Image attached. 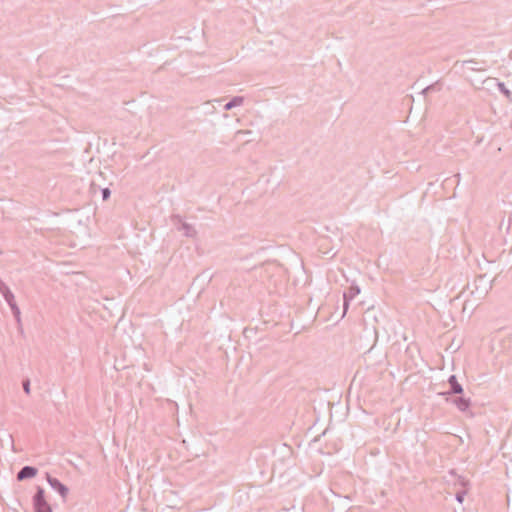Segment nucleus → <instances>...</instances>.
<instances>
[{
  "mask_svg": "<svg viewBox=\"0 0 512 512\" xmlns=\"http://www.w3.org/2000/svg\"><path fill=\"white\" fill-rule=\"evenodd\" d=\"M48 482L50 483V485L56 489L62 497H66L67 496V493H68V489L67 487H65L62 483H60L57 479L55 478H48Z\"/></svg>",
  "mask_w": 512,
  "mask_h": 512,
  "instance_id": "nucleus-8",
  "label": "nucleus"
},
{
  "mask_svg": "<svg viewBox=\"0 0 512 512\" xmlns=\"http://www.w3.org/2000/svg\"><path fill=\"white\" fill-rule=\"evenodd\" d=\"M37 474V470L33 467L26 466L24 467L17 475V479L22 481L27 478H32Z\"/></svg>",
  "mask_w": 512,
  "mask_h": 512,
  "instance_id": "nucleus-7",
  "label": "nucleus"
},
{
  "mask_svg": "<svg viewBox=\"0 0 512 512\" xmlns=\"http://www.w3.org/2000/svg\"><path fill=\"white\" fill-rule=\"evenodd\" d=\"M462 66L467 67L471 71H484L486 69L484 61L478 62L475 59L464 60Z\"/></svg>",
  "mask_w": 512,
  "mask_h": 512,
  "instance_id": "nucleus-5",
  "label": "nucleus"
},
{
  "mask_svg": "<svg viewBox=\"0 0 512 512\" xmlns=\"http://www.w3.org/2000/svg\"><path fill=\"white\" fill-rule=\"evenodd\" d=\"M178 230L182 231L183 234L186 237H195L197 234L196 229L193 227V225L187 223V222H181L180 226H178Z\"/></svg>",
  "mask_w": 512,
  "mask_h": 512,
  "instance_id": "nucleus-6",
  "label": "nucleus"
},
{
  "mask_svg": "<svg viewBox=\"0 0 512 512\" xmlns=\"http://www.w3.org/2000/svg\"><path fill=\"white\" fill-rule=\"evenodd\" d=\"M98 175H99V176H102V175H103V173H102L101 171H98Z\"/></svg>",
  "mask_w": 512,
  "mask_h": 512,
  "instance_id": "nucleus-15",
  "label": "nucleus"
},
{
  "mask_svg": "<svg viewBox=\"0 0 512 512\" xmlns=\"http://www.w3.org/2000/svg\"><path fill=\"white\" fill-rule=\"evenodd\" d=\"M24 390H25L26 393L30 392V387H29V382L28 381L24 383Z\"/></svg>",
  "mask_w": 512,
  "mask_h": 512,
  "instance_id": "nucleus-14",
  "label": "nucleus"
},
{
  "mask_svg": "<svg viewBox=\"0 0 512 512\" xmlns=\"http://www.w3.org/2000/svg\"><path fill=\"white\" fill-rule=\"evenodd\" d=\"M454 398L446 397L445 400L454 404L461 412H466L471 407V399L461 395H453Z\"/></svg>",
  "mask_w": 512,
  "mask_h": 512,
  "instance_id": "nucleus-3",
  "label": "nucleus"
},
{
  "mask_svg": "<svg viewBox=\"0 0 512 512\" xmlns=\"http://www.w3.org/2000/svg\"><path fill=\"white\" fill-rule=\"evenodd\" d=\"M244 103V97L243 96H234L231 98L225 105L224 109L226 111L231 110L235 107L241 106Z\"/></svg>",
  "mask_w": 512,
  "mask_h": 512,
  "instance_id": "nucleus-9",
  "label": "nucleus"
},
{
  "mask_svg": "<svg viewBox=\"0 0 512 512\" xmlns=\"http://www.w3.org/2000/svg\"><path fill=\"white\" fill-rule=\"evenodd\" d=\"M447 383L449 385V390L445 392L439 393V395L443 397H451L453 395H461L464 394V389L462 384L459 383L457 376L452 374L448 377Z\"/></svg>",
  "mask_w": 512,
  "mask_h": 512,
  "instance_id": "nucleus-1",
  "label": "nucleus"
},
{
  "mask_svg": "<svg viewBox=\"0 0 512 512\" xmlns=\"http://www.w3.org/2000/svg\"><path fill=\"white\" fill-rule=\"evenodd\" d=\"M438 90H440V85H439V83H438V82H436V83H433V84H431V85H429V86L425 87V88L422 90V93H423L424 95H427L428 93H430V92H432V91H438Z\"/></svg>",
  "mask_w": 512,
  "mask_h": 512,
  "instance_id": "nucleus-11",
  "label": "nucleus"
},
{
  "mask_svg": "<svg viewBox=\"0 0 512 512\" xmlns=\"http://www.w3.org/2000/svg\"><path fill=\"white\" fill-rule=\"evenodd\" d=\"M98 188L101 191L103 201H107L111 196V190L108 187L100 188L99 185Z\"/></svg>",
  "mask_w": 512,
  "mask_h": 512,
  "instance_id": "nucleus-12",
  "label": "nucleus"
},
{
  "mask_svg": "<svg viewBox=\"0 0 512 512\" xmlns=\"http://www.w3.org/2000/svg\"><path fill=\"white\" fill-rule=\"evenodd\" d=\"M497 87L500 93H502L509 101L512 100V92L506 87L504 82H498Z\"/></svg>",
  "mask_w": 512,
  "mask_h": 512,
  "instance_id": "nucleus-10",
  "label": "nucleus"
},
{
  "mask_svg": "<svg viewBox=\"0 0 512 512\" xmlns=\"http://www.w3.org/2000/svg\"><path fill=\"white\" fill-rule=\"evenodd\" d=\"M34 509L35 512H52L51 506L44 498V490L42 488H38L34 496Z\"/></svg>",
  "mask_w": 512,
  "mask_h": 512,
  "instance_id": "nucleus-2",
  "label": "nucleus"
},
{
  "mask_svg": "<svg viewBox=\"0 0 512 512\" xmlns=\"http://www.w3.org/2000/svg\"><path fill=\"white\" fill-rule=\"evenodd\" d=\"M467 494V491L466 490H459L456 492L455 494V499L459 502V503H463L464 499H465V496Z\"/></svg>",
  "mask_w": 512,
  "mask_h": 512,
  "instance_id": "nucleus-13",
  "label": "nucleus"
},
{
  "mask_svg": "<svg viewBox=\"0 0 512 512\" xmlns=\"http://www.w3.org/2000/svg\"><path fill=\"white\" fill-rule=\"evenodd\" d=\"M360 293V288L357 285H351L343 293V315L347 313L350 301L353 300Z\"/></svg>",
  "mask_w": 512,
  "mask_h": 512,
  "instance_id": "nucleus-4",
  "label": "nucleus"
}]
</instances>
